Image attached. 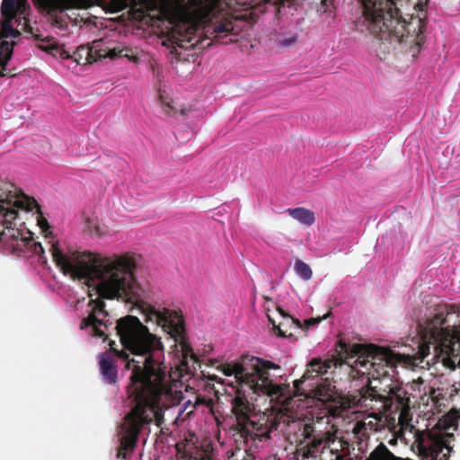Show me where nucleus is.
<instances>
[{
  "label": "nucleus",
  "mask_w": 460,
  "mask_h": 460,
  "mask_svg": "<svg viewBox=\"0 0 460 460\" xmlns=\"http://www.w3.org/2000/svg\"><path fill=\"white\" fill-rule=\"evenodd\" d=\"M57 266L66 275L88 287L89 314L81 323V329H89L92 335L106 336L109 320L102 299H117L134 305L143 320L151 327H161L176 342L173 352L178 357L180 371L187 365L190 349L185 342L183 319L176 311L146 303L147 288L135 276L137 260L130 253L102 256L91 252L64 253L58 245H51Z\"/></svg>",
  "instance_id": "obj_1"
},
{
  "label": "nucleus",
  "mask_w": 460,
  "mask_h": 460,
  "mask_svg": "<svg viewBox=\"0 0 460 460\" xmlns=\"http://www.w3.org/2000/svg\"><path fill=\"white\" fill-rule=\"evenodd\" d=\"M115 329L124 348L119 356L130 379L128 394L131 411L118 430V457L125 459L133 450L143 425L155 421L160 426L164 410L180 403L183 385L168 374L161 338L151 333L137 317L120 318Z\"/></svg>",
  "instance_id": "obj_2"
},
{
  "label": "nucleus",
  "mask_w": 460,
  "mask_h": 460,
  "mask_svg": "<svg viewBox=\"0 0 460 460\" xmlns=\"http://www.w3.org/2000/svg\"><path fill=\"white\" fill-rule=\"evenodd\" d=\"M19 210L32 212L36 215L38 226L48 237V221L41 216L37 201L20 191L9 181L0 180V235L4 230H14L22 225Z\"/></svg>",
  "instance_id": "obj_3"
},
{
  "label": "nucleus",
  "mask_w": 460,
  "mask_h": 460,
  "mask_svg": "<svg viewBox=\"0 0 460 460\" xmlns=\"http://www.w3.org/2000/svg\"><path fill=\"white\" fill-rule=\"evenodd\" d=\"M25 6L26 0H3L1 13L4 19L0 21V75H4V71L6 70L15 44L14 41L8 40H13L20 35V32L13 27L12 22L17 13H23Z\"/></svg>",
  "instance_id": "obj_4"
},
{
  "label": "nucleus",
  "mask_w": 460,
  "mask_h": 460,
  "mask_svg": "<svg viewBox=\"0 0 460 460\" xmlns=\"http://www.w3.org/2000/svg\"><path fill=\"white\" fill-rule=\"evenodd\" d=\"M337 429L331 423V417L327 414L317 417L312 423H306L304 432L306 438H311L307 446V456H314L323 446V448L335 444V432Z\"/></svg>",
  "instance_id": "obj_5"
},
{
  "label": "nucleus",
  "mask_w": 460,
  "mask_h": 460,
  "mask_svg": "<svg viewBox=\"0 0 460 460\" xmlns=\"http://www.w3.org/2000/svg\"><path fill=\"white\" fill-rule=\"evenodd\" d=\"M48 15L50 25L58 31L66 32L68 30L71 18L66 11L72 9H85L93 5L91 0H39Z\"/></svg>",
  "instance_id": "obj_6"
},
{
  "label": "nucleus",
  "mask_w": 460,
  "mask_h": 460,
  "mask_svg": "<svg viewBox=\"0 0 460 460\" xmlns=\"http://www.w3.org/2000/svg\"><path fill=\"white\" fill-rule=\"evenodd\" d=\"M90 47L94 61L102 58L113 59L119 57L127 58L135 63L138 61L131 49L111 46L110 41L102 39L93 40Z\"/></svg>",
  "instance_id": "obj_7"
},
{
  "label": "nucleus",
  "mask_w": 460,
  "mask_h": 460,
  "mask_svg": "<svg viewBox=\"0 0 460 460\" xmlns=\"http://www.w3.org/2000/svg\"><path fill=\"white\" fill-rule=\"evenodd\" d=\"M45 51L51 53L55 57H59L63 59L73 58L77 64H90L95 62L92 54L90 46H80L76 49L74 56L59 46L54 40H42V44L40 46Z\"/></svg>",
  "instance_id": "obj_8"
},
{
  "label": "nucleus",
  "mask_w": 460,
  "mask_h": 460,
  "mask_svg": "<svg viewBox=\"0 0 460 460\" xmlns=\"http://www.w3.org/2000/svg\"><path fill=\"white\" fill-rule=\"evenodd\" d=\"M101 373L105 382L112 384L117 378V370L114 366L112 355L105 352L100 356L99 360Z\"/></svg>",
  "instance_id": "obj_9"
},
{
  "label": "nucleus",
  "mask_w": 460,
  "mask_h": 460,
  "mask_svg": "<svg viewBox=\"0 0 460 460\" xmlns=\"http://www.w3.org/2000/svg\"><path fill=\"white\" fill-rule=\"evenodd\" d=\"M288 215L304 226H312L315 221V217L313 211L305 208H296L288 210Z\"/></svg>",
  "instance_id": "obj_10"
},
{
  "label": "nucleus",
  "mask_w": 460,
  "mask_h": 460,
  "mask_svg": "<svg viewBox=\"0 0 460 460\" xmlns=\"http://www.w3.org/2000/svg\"><path fill=\"white\" fill-rule=\"evenodd\" d=\"M158 100L165 113L172 114L177 111L175 102L171 98V93L167 87L160 86L158 89Z\"/></svg>",
  "instance_id": "obj_11"
},
{
  "label": "nucleus",
  "mask_w": 460,
  "mask_h": 460,
  "mask_svg": "<svg viewBox=\"0 0 460 460\" xmlns=\"http://www.w3.org/2000/svg\"><path fill=\"white\" fill-rule=\"evenodd\" d=\"M96 4L101 6L106 13H117L128 7V0H111L109 3L97 0Z\"/></svg>",
  "instance_id": "obj_12"
},
{
  "label": "nucleus",
  "mask_w": 460,
  "mask_h": 460,
  "mask_svg": "<svg viewBox=\"0 0 460 460\" xmlns=\"http://www.w3.org/2000/svg\"><path fill=\"white\" fill-rule=\"evenodd\" d=\"M332 3L333 0H322L317 8L319 16L324 22H331L334 18Z\"/></svg>",
  "instance_id": "obj_13"
},
{
  "label": "nucleus",
  "mask_w": 460,
  "mask_h": 460,
  "mask_svg": "<svg viewBox=\"0 0 460 460\" xmlns=\"http://www.w3.org/2000/svg\"><path fill=\"white\" fill-rule=\"evenodd\" d=\"M296 274L304 280H309L313 276L310 266L301 260H296L294 265Z\"/></svg>",
  "instance_id": "obj_14"
},
{
  "label": "nucleus",
  "mask_w": 460,
  "mask_h": 460,
  "mask_svg": "<svg viewBox=\"0 0 460 460\" xmlns=\"http://www.w3.org/2000/svg\"><path fill=\"white\" fill-rule=\"evenodd\" d=\"M393 454L384 444L378 445L369 455L367 460H392Z\"/></svg>",
  "instance_id": "obj_15"
},
{
  "label": "nucleus",
  "mask_w": 460,
  "mask_h": 460,
  "mask_svg": "<svg viewBox=\"0 0 460 460\" xmlns=\"http://www.w3.org/2000/svg\"><path fill=\"white\" fill-rule=\"evenodd\" d=\"M429 399L431 400L432 407H434L439 411H441V407L445 406V401H447V399L445 398V396L443 395L442 392L439 389H432L430 391Z\"/></svg>",
  "instance_id": "obj_16"
},
{
  "label": "nucleus",
  "mask_w": 460,
  "mask_h": 460,
  "mask_svg": "<svg viewBox=\"0 0 460 460\" xmlns=\"http://www.w3.org/2000/svg\"><path fill=\"white\" fill-rule=\"evenodd\" d=\"M88 228L92 233H94L97 235H103L107 233V231L99 224L95 223L94 220H90L88 222Z\"/></svg>",
  "instance_id": "obj_17"
},
{
  "label": "nucleus",
  "mask_w": 460,
  "mask_h": 460,
  "mask_svg": "<svg viewBox=\"0 0 460 460\" xmlns=\"http://www.w3.org/2000/svg\"><path fill=\"white\" fill-rule=\"evenodd\" d=\"M195 407H196L195 404H192L190 400H187L181 406V408L179 410V415L182 414L189 408H191V410L188 412V414H190V413H191L193 411Z\"/></svg>",
  "instance_id": "obj_18"
},
{
  "label": "nucleus",
  "mask_w": 460,
  "mask_h": 460,
  "mask_svg": "<svg viewBox=\"0 0 460 460\" xmlns=\"http://www.w3.org/2000/svg\"><path fill=\"white\" fill-rule=\"evenodd\" d=\"M327 447L330 448V450L332 454H336L339 451L342 450L343 442L341 440H337V438L335 437V444H332L331 447Z\"/></svg>",
  "instance_id": "obj_19"
},
{
  "label": "nucleus",
  "mask_w": 460,
  "mask_h": 460,
  "mask_svg": "<svg viewBox=\"0 0 460 460\" xmlns=\"http://www.w3.org/2000/svg\"><path fill=\"white\" fill-rule=\"evenodd\" d=\"M269 321L272 323L273 329L276 331L277 334L281 337H286L287 334L284 331H282L280 324L277 325L275 321L271 318L270 315H268Z\"/></svg>",
  "instance_id": "obj_20"
},
{
  "label": "nucleus",
  "mask_w": 460,
  "mask_h": 460,
  "mask_svg": "<svg viewBox=\"0 0 460 460\" xmlns=\"http://www.w3.org/2000/svg\"><path fill=\"white\" fill-rule=\"evenodd\" d=\"M320 322L319 319H314V318H311V319H307L305 321V323L307 327H310V326H313V325H315L317 324L318 323Z\"/></svg>",
  "instance_id": "obj_21"
},
{
  "label": "nucleus",
  "mask_w": 460,
  "mask_h": 460,
  "mask_svg": "<svg viewBox=\"0 0 460 460\" xmlns=\"http://www.w3.org/2000/svg\"><path fill=\"white\" fill-rule=\"evenodd\" d=\"M293 42H295V38L289 39L288 40H287V41L285 42V44L289 45V44H292Z\"/></svg>",
  "instance_id": "obj_22"
},
{
  "label": "nucleus",
  "mask_w": 460,
  "mask_h": 460,
  "mask_svg": "<svg viewBox=\"0 0 460 460\" xmlns=\"http://www.w3.org/2000/svg\"><path fill=\"white\" fill-rule=\"evenodd\" d=\"M210 379H211V380H217V381L218 380V381H221V379H220V378H217L216 376H210Z\"/></svg>",
  "instance_id": "obj_23"
},
{
  "label": "nucleus",
  "mask_w": 460,
  "mask_h": 460,
  "mask_svg": "<svg viewBox=\"0 0 460 460\" xmlns=\"http://www.w3.org/2000/svg\"><path fill=\"white\" fill-rule=\"evenodd\" d=\"M243 460H253V457L252 456H247V457L243 458Z\"/></svg>",
  "instance_id": "obj_24"
},
{
  "label": "nucleus",
  "mask_w": 460,
  "mask_h": 460,
  "mask_svg": "<svg viewBox=\"0 0 460 460\" xmlns=\"http://www.w3.org/2000/svg\"><path fill=\"white\" fill-rule=\"evenodd\" d=\"M343 402L342 397L340 395V408L342 407Z\"/></svg>",
  "instance_id": "obj_25"
},
{
  "label": "nucleus",
  "mask_w": 460,
  "mask_h": 460,
  "mask_svg": "<svg viewBox=\"0 0 460 460\" xmlns=\"http://www.w3.org/2000/svg\"><path fill=\"white\" fill-rule=\"evenodd\" d=\"M12 237H17L16 234L14 233L11 234H10Z\"/></svg>",
  "instance_id": "obj_26"
},
{
  "label": "nucleus",
  "mask_w": 460,
  "mask_h": 460,
  "mask_svg": "<svg viewBox=\"0 0 460 460\" xmlns=\"http://www.w3.org/2000/svg\"><path fill=\"white\" fill-rule=\"evenodd\" d=\"M38 246H39V248H40V250H43V249H42V246H41V244H40V243H38Z\"/></svg>",
  "instance_id": "obj_27"
}]
</instances>
